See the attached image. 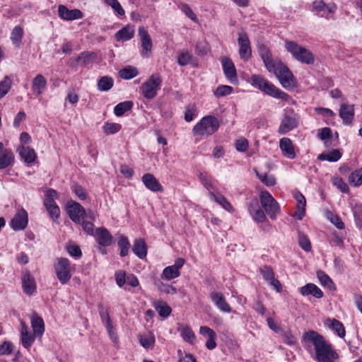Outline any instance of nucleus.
Returning a JSON list of instances; mask_svg holds the SVG:
<instances>
[{
	"instance_id": "obj_1",
	"label": "nucleus",
	"mask_w": 362,
	"mask_h": 362,
	"mask_svg": "<svg viewBox=\"0 0 362 362\" xmlns=\"http://www.w3.org/2000/svg\"><path fill=\"white\" fill-rule=\"evenodd\" d=\"M303 343L305 349L315 351L314 359L317 362H335L339 355L325 337L318 332L310 330L303 334Z\"/></svg>"
},
{
	"instance_id": "obj_2",
	"label": "nucleus",
	"mask_w": 362,
	"mask_h": 362,
	"mask_svg": "<svg viewBox=\"0 0 362 362\" xmlns=\"http://www.w3.org/2000/svg\"><path fill=\"white\" fill-rule=\"evenodd\" d=\"M259 53L267 71L277 77L284 88L290 89L295 86L294 76L291 71L280 60L273 59L272 53L267 47L264 45L260 46Z\"/></svg>"
},
{
	"instance_id": "obj_3",
	"label": "nucleus",
	"mask_w": 362,
	"mask_h": 362,
	"mask_svg": "<svg viewBox=\"0 0 362 362\" xmlns=\"http://www.w3.org/2000/svg\"><path fill=\"white\" fill-rule=\"evenodd\" d=\"M250 82L253 87L273 98L281 99L285 101L289 99V95L286 93L276 88L262 76L253 74L251 76Z\"/></svg>"
},
{
	"instance_id": "obj_4",
	"label": "nucleus",
	"mask_w": 362,
	"mask_h": 362,
	"mask_svg": "<svg viewBox=\"0 0 362 362\" xmlns=\"http://www.w3.org/2000/svg\"><path fill=\"white\" fill-rule=\"evenodd\" d=\"M285 49L293 57L302 64L310 65L315 62L313 54L308 49L299 45L294 41L286 40Z\"/></svg>"
},
{
	"instance_id": "obj_5",
	"label": "nucleus",
	"mask_w": 362,
	"mask_h": 362,
	"mask_svg": "<svg viewBox=\"0 0 362 362\" xmlns=\"http://www.w3.org/2000/svg\"><path fill=\"white\" fill-rule=\"evenodd\" d=\"M219 127L218 119L212 115L204 116L193 127L192 133L194 136H209L214 134Z\"/></svg>"
},
{
	"instance_id": "obj_6",
	"label": "nucleus",
	"mask_w": 362,
	"mask_h": 362,
	"mask_svg": "<svg viewBox=\"0 0 362 362\" xmlns=\"http://www.w3.org/2000/svg\"><path fill=\"white\" fill-rule=\"evenodd\" d=\"M298 122L299 115L292 108H285L278 132L281 134H285L296 128Z\"/></svg>"
},
{
	"instance_id": "obj_7",
	"label": "nucleus",
	"mask_w": 362,
	"mask_h": 362,
	"mask_svg": "<svg viewBox=\"0 0 362 362\" xmlns=\"http://www.w3.org/2000/svg\"><path fill=\"white\" fill-rule=\"evenodd\" d=\"M54 273L59 281L66 284L71 278L70 261L64 257H57L54 264Z\"/></svg>"
},
{
	"instance_id": "obj_8",
	"label": "nucleus",
	"mask_w": 362,
	"mask_h": 362,
	"mask_svg": "<svg viewBox=\"0 0 362 362\" xmlns=\"http://www.w3.org/2000/svg\"><path fill=\"white\" fill-rule=\"evenodd\" d=\"M162 80L158 75L151 76L141 86L143 96L148 100L154 98L160 88Z\"/></svg>"
},
{
	"instance_id": "obj_9",
	"label": "nucleus",
	"mask_w": 362,
	"mask_h": 362,
	"mask_svg": "<svg viewBox=\"0 0 362 362\" xmlns=\"http://www.w3.org/2000/svg\"><path fill=\"white\" fill-rule=\"evenodd\" d=\"M260 203L269 217L272 219H275L277 214L279 212V206L269 192L265 191L261 193Z\"/></svg>"
},
{
	"instance_id": "obj_10",
	"label": "nucleus",
	"mask_w": 362,
	"mask_h": 362,
	"mask_svg": "<svg viewBox=\"0 0 362 362\" xmlns=\"http://www.w3.org/2000/svg\"><path fill=\"white\" fill-rule=\"evenodd\" d=\"M67 214L72 221L80 224L86 217V212L79 203L71 200L67 202Z\"/></svg>"
},
{
	"instance_id": "obj_11",
	"label": "nucleus",
	"mask_w": 362,
	"mask_h": 362,
	"mask_svg": "<svg viewBox=\"0 0 362 362\" xmlns=\"http://www.w3.org/2000/svg\"><path fill=\"white\" fill-rule=\"evenodd\" d=\"M238 42L240 58L245 61L248 60L252 56V49L247 35L245 33H239Z\"/></svg>"
},
{
	"instance_id": "obj_12",
	"label": "nucleus",
	"mask_w": 362,
	"mask_h": 362,
	"mask_svg": "<svg viewBox=\"0 0 362 362\" xmlns=\"http://www.w3.org/2000/svg\"><path fill=\"white\" fill-rule=\"evenodd\" d=\"M28 223V213L24 209H21L17 211L11 219L10 225L14 230H21L26 228Z\"/></svg>"
},
{
	"instance_id": "obj_13",
	"label": "nucleus",
	"mask_w": 362,
	"mask_h": 362,
	"mask_svg": "<svg viewBox=\"0 0 362 362\" xmlns=\"http://www.w3.org/2000/svg\"><path fill=\"white\" fill-rule=\"evenodd\" d=\"M224 74L231 83H237L238 78L236 69L233 62L228 58L223 57L221 59Z\"/></svg>"
},
{
	"instance_id": "obj_14",
	"label": "nucleus",
	"mask_w": 362,
	"mask_h": 362,
	"mask_svg": "<svg viewBox=\"0 0 362 362\" xmlns=\"http://www.w3.org/2000/svg\"><path fill=\"white\" fill-rule=\"evenodd\" d=\"M59 16L65 21H74L81 19L83 18V14L79 9L69 10L64 5H59L58 6Z\"/></svg>"
},
{
	"instance_id": "obj_15",
	"label": "nucleus",
	"mask_w": 362,
	"mask_h": 362,
	"mask_svg": "<svg viewBox=\"0 0 362 362\" xmlns=\"http://www.w3.org/2000/svg\"><path fill=\"white\" fill-rule=\"evenodd\" d=\"M139 35L141 38V55L148 57V52H151L152 49V41L148 31L143 27L141 26L138 30Z\"/></svg>"
},
{
	"instance_id": "obj_16",
	"label": "nucleus",
	"mask_w": 362,
	"mask_h": 362,
	"mask_svg": "<svg viewBox=\"0 0 362 362\" xmlns=\"http://www.w3.org/2000/svg\"><path fill=\"white\" fill-rule=\"evenodd\" d=\"M22 285L23 291L29 296L36 290L35 279L28 271L23 272L22 274Z\"/></svg>"
},
{
	"instance_id": "obj_17",
	"label": "nucleus",
	"mask_w": 362,
	"mask_h": 362,
	"mask_svg": "<svg viewBox=\"0 0 362 362\" xmlns=\"http://www.w3.org/2000/svg\"><path fill=\"white\" fill-rule=\"evenodd\" d=\"M339 115L344 124L349 125L351 124L354 116V106L342 103L339 108Z\"/></svg>"
},
{
	"instance_id": "obj_18",
	"label": "nucleus",
	"mask_w": 362,
	"mask_h": 362,
	"mask_svg": "<svg viewBox=\"0 0 362 362\" xmlns=\"http://www.w3.org/2000/svg\"><path fill=\"white\" fill-rule=\"evenodd\" d=\"M210 298L216 306L222 312L230 313L231 308L226 302L223 295L218 292H212L210 294Z\"/></svg>"
},
{
	"instance_id": "obj_19",
	"label": "nucleus",
	"mask_w": 362,
	"mask_h": 362,
	"mask_svg": "<svg viewBox=\"0 0 362 362\" xmlns=\"http://www.w3.org/2000/svg\"><path fill=\"white\" fill-rule=\"evenodd\" d=\"M299 292L303 296H312L316 298H322L323 297L322 291L315 284L312 283H308L300 287Z\"/></svg>"
},
{
	"instance_id": "obj_20",
	"label": "nucleus",
	"mask_w": 362,
	"mask_h": 362,
	"mask_svg": "<svg viewBox=\"0 0 362 362\" xmlns=\"http://www.w3.org/2000/svg\"><path fill=\"white\" fill-rule=\"evenodd\" d=\"M144 185L152 192H159L163 190L162 185L159 183L155 176L151 173H146L142 177Z\"/></svg>"
},
{
	"instance_id": "obj_21",
	"label": "nucleus",
	"mask_w": 362,
	"mask_h": 362,
	"mask_svg": "<svg viewBox=\"0 0 362 362\" xmlns=\"http://www.w3.org/2000/svg\"><path fill=\"white\" fill-rule=\"evenodd\" d=\"M279 147L285 157L289 159H293L296 157L294 147L289 138H282L279 142Z\"/></svg>"
},
{
	"instance_id": "obj_22",
	"label": "nucleus",
	"mask_w": 362,
	"mask_h": 362,
	"mask_svg": "<svg viewBox=\"0 0 362 362\" xmlns=\"http://www.w3.org/2000/svg\"><path fill=\"white\" fill-rule=\"evenodd\" d=\"M47 80L42 74H37L32 82V90L37 96L40 95L46 88Z\"/></svg>"
},
{
	"instance_id": "obj_23",
	"label": "nucleus",
	"mask_w": 362,
	"mask_h": 362,
	"mask_svg": "<svg viewBox=\"0 0 362 362\" xmlns=\"http://www.w3.org/2000/svg\"><path fill=\"white\" fill-rule=\"evenodd\" d=\"M98 243L102 246H109L112 244V236L105 228H98L95 230Z\"/></svg>"
},
{
	"instance_id": "obj_24",
	"label": "nucleus",
	"mask_w": 362,
	"mask_h": 362,
	"mask_svg": "<svg viewBox=\"0 0 362 362\" xmlns=\"http://www.w3.org/2000/svg\"><path fill=\"white\" fill-rule=\"evenodd\" d=\"M293 196L298 202L297 211L294 216L298 220H301L305 214L306 200L305 197L300 192H295Z\"/></svg>"
},
{
	"instance_id": "obj_25",
	"label": "nucleus",
	"mask_w": 362,
	"mask_h": 362,
	"mask_svg": "<svg viewBox=\"0 0 362 362\" xmlns=\"http://www.w3.org/2000/svg\"><path fill=\"white\" fill-rule=\"evenodd\" d=\"M293 196L298 202L297 211L294 216L298 220H301L305 214L306 200L305 197L300 192H295Z\"/></svg>"
},
{
	"instance_id": "obj_26",
	"label": "nucleus",
	"mask_w": 362,
	"mask_h": 362,
	"mask_svg": "<svg viewBox=\"0 0 362 362\" xmlns=\"http://www.w3.org/2000/svg\"><path fill=\"white\" fill-rule=\"evenodd\" d=\"M134 28L133 26L127 25L123 28L118 30L115 34V37L117 41H127L132 39L134 35Z\"/></svg>"
},
{
	"instance_id": "obj_27",
	"label": "nucleus",
	"mask_w": 362,
	"mask_h": 362,
	"mask_svg": "<svg viewBox=\"0 0 362 362\" xmlns=\"http://www.w3.org/2000/svg\"><path fill=\"white\" fill-rule=\"evenodd\" d=\"M134 253L140 259H144L147 255V245L143 239H136L132 247Z\"/></svg>"
},
{
	"instance_id": "obj_28",
	"label": "nucleus",
	"mask_w": 362,
	"mask_h": 362,
	"mask_svg": "<svg viewBox=\"0 0 362 362\" xmlns=\"http://www.w3.org/2000/svg\"><path fill=\"white\" fill-rule=\"evenodd\" d=\"M31 325L34 333L41 337L45 332V325L42 319L36 313H33L31 317Z\"/></svg>"
},
{
	"instance_id": "obj_29",
	"label": "nucleus",
	"mask_w": 362,
	"mask_h": 362,
	"mask_svg": "<svg viewBox=\"0 0 362 362\" xmlns=\"http://www.w3.org/2000/svg\"><path fill=\"white\" fill-rule=\"evenodd\" d=\"M23 35L24 31L22 27L16 25L13 28L11 33L10 39L15 47L18 48L21 47Z\"/></svg>"
},
{
	"instance_id": "obj_30",
	"label": "nucleus",
	"mask_w": 362,
	"mask_h": 362,
	"mask_svg": "<svg viewBox=\"0 0 362 362\" xmlns=\"http://www.w3.org/2000/svg\"><path fill=\"white\" fill-rule=\"evenodd\" d=\"M209 197L226 211L229 212L233 211V207L230 203L222 194H215L214 192H210Z\"/></svg>"
},
{
	"instance_id": "obj_31",
	"label": "nucleus",
	"mask_w": 362,
	"mask_h": 362,
	"mask_svg": "<svg viewBox=\"0 0 362 362\" xmlns=\"http://www.w3.org/2000/svg\"><path fill=\"white\" fill-rule=\"evenodd\" d=\"M13 153L11 150L5 149L0 152V169H4L13 161Z\"/></svg>"
},
{
	"instance_id": "obj_32",
	"label": "nucleus",
	"mask_w": 362,
	"mask_h": 362,
	"mask_svg": "<svg viewBox=\"0 0 362 362\" xmlns=\"http://www.w3.org/2000/svg\"><path fill=\"white\" fill-rule=\"evenodd\" d=\"M341 158V153L338 149H333L331 151L324 152L318 156L320 160H327L329 162H336Z\"/></svg>"
},
{
	"instance_id": "obj_33",
	"label": "nucleus",
	"mask_w": 362,
	"mask_h": 362,
	"mask_svg": "<svg viewBox=\"0 0 362 362\" xmlns=\"http://www.w3.org/2000/svg\"><path fill=\"white\" fill-rule=\"evenodd\" d=\"M18 152L21 157L28 163H33L36 158L35 151L28 146H22L19 148Z\"/></svg>"
},
{
	"instance_id": "obj_34",
	"label": "nucleus",
	"mask_w": 362,
	"mask_h": 362,
	"mask_svg": "<svg viewBox=\"0 0 362 362\" xmlns=\"http://www.w3.org/2000/svg\"><path fill=\"white\" fill-rule=\"evenodd\" d=\"M316 274H317V277L322 286L327 287V288H329L330 290L336 289L334 282L325 272H323L322 270H318Z\"/></svg>"
},
{
	"instance_id": "obj_35",
	"label": "nucleus",
	"mask_w": 362,
	"mask_h": 362,
	"mask_svg": "<svg viewBox=\"0 0 362 362\" xmlns=\"http://www.w3.org/2000/svg\"><path fill=\"white\" fill-rule=\"evenodd\" d=\"M96 54L94 52H83L76 58L77 62L81 66H87L96 59Z\"/></svg>"
},
{
	"instance_id": "obj_36",
	"label": "nucleus",
	"mask_w": 362,
	"mask_h": 362,
	"mask_svg": "<svg viewBox=\"0 0 362 362\" xmlns=\"http://www.w3.org/2000/svg\"><path fill=\"white\" fill-rule=\"evenodd\" d=\"M199 180L203 186L210 192H213L212 190L215 189V187L213 185V178L206 172H200L199 173Z\"/></svg>"
},
{
	"instance_id": "obj_37",
	"label": "nucleus",
	"mask_w": 362,
	"mask_h": 362,
	"mask_svg": "<svg viewBox=\"0 0 362 362\" xmlns=\"http://www.w3.org/2000/svg\"><path fill=\"white\" fill-rule=\"evenodd\" d=\"M182 339L189 343L194 344L196 341V336L192 329L187 326L182 327L179 329Z\"/></svg>"
},
{
	"instance_id": "obj_38",
	"label": "nucleus",
	"mask_w": 362,
	"mask_h": 362,
	"mask_svg": "<svg viewBox=\"0 0 362 362\" xmlns=\"http://www.w3.org/2000/svg\"><path fill=\"white\" fill-rule=\"evenodd\" d=\"M349 182L354 187L362 185V167L353 171L349 176Z\"/></svg>"
},
{
	"instance_id": "obj_39",
	"label": "nucleus",
	"mask_w": 362,
	"mask_h": 362,
	"mask_svg": "<svg viewBox=\"0 0 362 362\" xmlns=\"http://www.w3.org/2000/svg\"><path fill=\"white\" fill-rule=\"evenodd\" d=\"M138 71L135 67L127 66L119 71V76L124 79L129 80L138 75Z\"/></svg>"
},
{
	"instance_id": "obj_40",
	"label": "nucleus",
	"mask_w": 362,
	"mask_h": 362,
	"mask_svg": "<svg viewBox=\"0 0 362 362\" xmlns=\"http://www.w3.org/2000/svg\"><path fill=\"white\" fill-rule=\"evenodd\" d=\"M113 86V79L109 76H103L98 81V88L100 91H107Z\"/></svg>"
},
{
	"instance_id": "obj_41",
	"label": "nucleus",
	"mask_w": 362,
	"mask_h": 362,
	"mask_svg": "<svg viewBox=\"0 0 362 362\" xmlns=\"http://www.w3.org/2000/svg\"><path fill=\"white\" fill-rule=\"evenodd\" d=\"M133 106L132 101H124L117 104L114 108V113L117 116H122L126 112L130 110Z\"/></svg>"
},
{
	"instance_id": "obj_42",
	"label": "nucleus",
	"mask_w": 362,
	"mask_h": 362,
	"mask_svg": "<svg viewBox=\"0 0 362 362\" xmlns=\"http://www.w3.org/2000/svg\"><path fill=\"white\" fill-rule=\"evenodd\" d=\"M329 327L334 330L340 338H344L346 334L345 328L343 324L336 319L329 320Z\"/></svg>"
},
{
	"instance_id": "obj_43",
	"label": "nucleus",
	"mask_w": 362,
	"mask_h": 362,
	"mask_svg": "<svg viewBox=\"0 0 362 362\" xmlns=\"http://www.w3.org/2000/svg\"><path fill=\"white\" fill-rule=\"evenodd\" d=\"M118 246L120 248V255L122 257L127 256L130 247V243L126 236L121 235L119 237L118 240Z\"/></svg>"
},
{
	"instance_id": "obj_44",
	"label": "nucleus",
	"mask_w": 362,
	"mask_h": 362,
	"mask_svg": "<svg viewBox=\"0 0 362 362\" xmlns=\"http://www.w3.org/2000/svg\"><path fill=\"white\" fill-rule=\"evenodd\" d=\"M180 271L177 270L175 268H174L172 265L168 266L165 267L162 274V278L170 280L175 278H177L180 276Z\"/></svg>"
},
{
	"instance_id": "obj_45",
	"label": "nucleus",
	"mask_w": 362,
	"mask_h": 362,
	"mask_svg": "<svg viewBox=\"0 0 362 362\" xmlns=\"http://www.w3.org/2000/svg\"><path fill=\"white\" fill-rule=\"evenodd\" d=\"M98 311L104 326L105 327H110V325H112V323L107 310H105L102 305H99Z\"/></svg>"
},
{
	"instance_id": "obj_46",
	"label": "nucleus",
	"mask_w": 362,
	"mask_h": 362,
	"mask_svg": "<svg viewBox=\"0 0 362 362\" xmlns=\"http://www.w3.org/2000/svg\"><path fill=\"white\" fill-rule=\"evenodd\" d=\"M155 309L158 313L159 315L163 317H168L172 311L171 308L165 303L156 304Z\"/></svg>"
},
{
	"instance_id": "obj_47",
	"label": "nucleus",
	"mask_w": 362,
	"mask_h": 362,
	"mask_svg": "<svg viewBox=\"0 0 362 362\" xmlns=\"http://www.w3.org/2000/svg\"><path fill=\"white\" fill-rule=\"evenodd\" d=\"M233 90V87L226 85H221L217 87L214 92V95L217 98H221L230 94Z\"/></svg>"
},
{
	"instance_id": "obj_48",
	"label": "nucleus",
	"mask_w": 362,
	"mask_h": 362,
	"mask_svg": "<svg viewBox=\"0 0 362 362\" xmlns=\"http://www.w3.org/2000/svg\"><path fill=\"white\" fill-rule=\"evenodd\" d=\"M11 87V80L8 76H5L0 82V98H3Z\"/></svg>"
},
{
	"instance_id": "obj_49",
	"label": "nucleus",
	"mask_w": 362,
	"mask_h": 362,
	"mask_svg": "<svg viewBox=\"0 0 362 362\" xmlns=\"http://www.w3.org/2000/svg\"><path fill=\"white\" fill-rule=\"evenodd\" d=\"M108 6L117 13L119 16H124L125 14L124 10L117 0H103Z\"/></svg>"
},
{
	"instance_id": "obj_50",
	"label": "nucleus",
	"mask_w": 362,
	"mask_h": 362,
	"mask_svg": "<svg viewBox=\"0 0 362 362\" xmlns=\"http://www.w3.org/2000/svg\"><path fill=\"white\" fill-rule=\"evenodd\" d=\"M256 172V175L258 178L261 180L262 182L265 184L267 186H273L276 184V180L273 175H268L267 174H260L257 171Z\"/></svg>"
},
{
	"instance_id": "obj_51",
	"label": "nucleus",
	"mask_w": 362,
	"mask_h": 362,
	"mask_svg": "<svg viewBox=\"0 0 362 362\" xmlns=\"http://www.w3.org/2000/svg\"><path fill=\"white\" fill-rule=\"evenodd\" d=\"M192 60V54L188 52L182 51L180 52L177 58V63L180 66L187 65Z\"/></svg>"
},
{
	"instance_id": "obj_52",
	"label": "nucleus",
	"mask_w": 362,
	"mask_h": 362,
	"mask_svg": "<svg viewBox=\"0 0 362 362\" xmlns=\"http://www.w3.org/2000/svg\"><path fill=\"white\" fill-rule=\"evenodd\" d=\"M72 191L80 200H85L87 197L86 189L79 185L75 184L72 187Z\"/></svg>"
},
{
	"instance_id": "obj_53",
	"label": "nucleus",
	"mask_w": 362,
	"mask_h": 362,
	"mask_svg": "<svg viewBox=\"0 0 362 362\" xmlns=\"http://www.w3.org/2000/svg\"><path fill=\"white\" fill-rule=\"evenodd\" d=\"M298 243L300 247L306 252H309L311 250V244L309 239L303 233H300L298 235Z\"/></svg>"
},
{
	"instance_id": "obj_54",
	"label": "nucleus",
	"mask_w": 362,
	"mask_h": 362,
	"mask_svg": "<svg viewBox=\"0 0 362 362\" xmlns=\"http://www.w3.org/2000/svg\"><path fill=\"white\" fill-rule=\"evenodd\" d=\"M121 126L116 123H105L103 125V130L107 134H113L119 132Z\"/></svg>"
},
{
	"instance_id": "obj_55",
	"label": "nucleus",
	"mask_w": 362,
	"mask_h": 362,
	"mask_svg": "<svg viewBox=\"0 0 362 362\" xmlns=\"http://www.w3.org/2000/svg\"><path fill=\"white\" fill-rule=\"evenodd\" d=\"M249 211L250 214L252 215L254 220L258 223H262L266 219L264 212L260 209H258L253 212L252 209L249 208Z\"/></svg>"
},
{
	"instance_id": "obj_56",
	"label": "nucleus",
	"mask_w": 362,
	"mask_h": 362,
	"mask_svg": "<svg viewBox=\"0 0 362 362\" xmlns=\"http://www.w3.org/2000/svg\"><path fill=\"white\" fill-rule=\"evenodd\" d=\"M177 355L179 356L178 362H196L195 358L190 354L178 350Z\"/></svg>"
},
{
	"instance_id": "obj_57",
	"label": "nucleus",
	"mask_w": 362,
	"mask_h": 362,
	"mask_svg": "<svg viewBox=\"0 0 362 362\" xmlns=\"http://www.w3.org/2000/svg\"><path fill=\"white\" fill-rule=\"evenodd\" d=\"M67 252L75 258H79L82 256L81 248L76 245H71L67 246Z\"/></svg>"
},
{
	"instance_id": "obj_58",
	"label": "nucleus",
	"mask_w": 362,
	"mask_h": 362,
	"mask_svg": "<svg viewBox=\"0 0 362 362\" xmlns=\"http://www.w3.org/2000/svg\"><path fill=\"white\" fill-rule=\"evenodd\" d=\"M260 272L263 279L267 281H269L274 277V272L270 267L264 266L261 268Z\"/></svg>"
},
{
	"instance_id": "obj_59",
	"label": "nucleus",
	"mask_w": 362,
	"mask_h": 362,
	"mask_svg": "<svg viewBox=\"0 0 362 362\" xmlns=\"http://www.w3.org/2000/svg\"><path fill=\"white\" fill-rule=\"evenodd\" d=\"M34 341L35 337L33 335L30 334L29 333L21 334V342L25 348L28 349L29 347H30L31 345L33 344Z\"/></svg>"
},
{
	"instance_id": "obj_60",
	"label": "nucleus",
	"mask_w": 362,
	"mask_h": 362,
	"mask_svg": "<svg viewBox=\"0 0 362 362\" xmlns=\"http://www.w3.org/2000/svg\"><path fill=\"white\" fill-rule=\"evenodd\" d=\"M313 10L317 12L325 11L327 5L322 0H315L312 4Z\"/></svg>"
},
{
	"instance_id": "obj_61",
	"label": "nucleus",
	"mask_w": 362,
	"mask_h": 362,
	"mask_svg": "<svg viewBox=\"0 0 362 362\" xmlns=\"http://www.w3.org/2000/svg\"><path fill=\"white\" fill-rule=\"evenodd\" d=\"M139 342L143 347L149 349L154 345L155 338L153 337H141L139 339Z\"/></svg>"
},
{
	"instance_id": "obj_62",
	"label": "nucleus",
	"mask_w": 362,
	"mask_h": 362,
	"mask_svg": "<svg viewBox=\"0 0 362 362\" xmlns=\"http://www.w3.org/2000/svg\"><path fill=\"white\" fill-rule=\"evenodd\" d=\"M47 210L53 221H56L60 214V209L57 204L49 207Z\"/></svg>"
},
{
	"instance_id": "obj_63",
	"label": "nucleus",
	"mask_w": 362,
	"mask_h": 362,
	"mask_svg": "<svg viewBox=\"0 0 362 362\" xmlns=\"http://www.w3.org/2000/svg\"><path fill=\"white\" fill-rule=\"evenodd\" d=\"M182 11L185 13V15L189 17L192 21L194 22H197L198 19L197 16L194 13L192 10L190 8V7L185 4L182 6Z\"/></svg>"
},
{
	"instance_id": "obj_64",
	"label": "nucleus",
	"mask_w": 362,
	"mask_h": 362,
	"mask_svg": "<svg viewBox=\"0 0 362 362\" xmlns=\"http://www.w3.org/2000/svg\"><path fill=\"white\" fill-rule=\"evenodd\" d=\"M235 148L238 151L245 152L248 148V141L245 139H238L235 142Z\"/></svg>"
}]
</instances>
